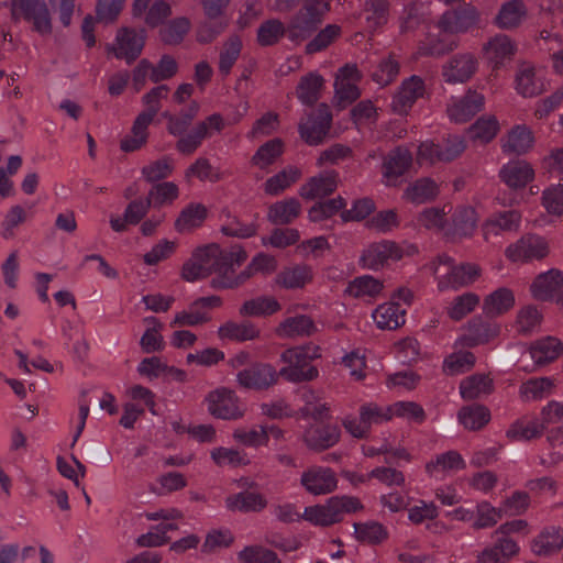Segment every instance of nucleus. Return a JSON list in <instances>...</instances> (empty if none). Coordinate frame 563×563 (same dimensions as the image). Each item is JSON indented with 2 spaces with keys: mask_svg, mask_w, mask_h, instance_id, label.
Listing matches in <instances>:
<instances>
[{
  "mask_svg": "<svg viewBox=\"0 0 563 563\" xmlns=\"http://www.w3.org/2000/svg\"><path fill=\"white\" fill-rule=\"evenodd\" d=\"M457 420L465 429L475 431L489 422L490 412L482 405L465 406L460 409Z\"/></svg>",
  "mask_w": 563,
  "mask_h": 563,
  "instance_id": "obj_56",
  "label": "nucleus"
},
{
  "mask_svg": "<svg viewBox=\"0 0 563 563\" xmlns=\"http://www.w3.org/2000/svg\"><path fill=\"white\" fill-rule=\"evenodd\" d=\"M277 260L273 255L258 253L236 277L213 278L211 284L217 289L235 288L255 274L271 275L277 269Z\"/></svg>",
  "mask_w": 563,
  "mask_h": 563,
  "instance_id": "obj_11",
  "label": "nucleus"
},
{
  "mask_svg": "<svg viewBox=\"0 0 563 563\" xmlns=\"http://www.w3.org/2000/svg\"><path fill=\"white\" fill-rule=\"evenodd\" d=\"M383 407L387 421L398 417L410 422L421 423L426 418L423 408L412 401H397L390 406Z\"/></svg>",
  "mask_w": 563,
  "mask_h": 563,
  "instance_id": "obj_58",
  "label": "nucleus"
},
{
  "mask_svg": "<svg viewBox=\"0 0 563 563\" xmlns=\"http://www.w3.org/2000/svg\"><path fill=\"white\" fill-rule=\"evenodd\" d=\"M465 142L461 136L448 137L442 145L432 140L421 142L417 152V163L421 166H432L437 163L451 162L465 150Z\"/></svg>",
  "mask_w": 563,
  "mask_h": 563,
  "instance_id": "obj_6",
  "label": "nucleus"
},
{
  "mask_svg": "<svg viewBox=\"0 0 563 563\" xmlns=\"http://www.w3.org/2000/svg\"><path fill=\"white\" fill-rule=\"evenodd\" d=\"M404 256L402 250L391 241H382L368 245L361 256L363 267L378 269L389 262L399 261Z\"/></svg>",
  "mask_w": 563,
  "mask_h": 563,
  "instance_id": "obj_19",
  "label": "nucleus"
},
{
  "mask_svg": "<svg viewBox=\"0 0 563 563\" xmlns=\"http://www.w3.org/2000/svg\"><path fill=\"white\" fill-rule=\"evenodd\" d=\"M145 37L144 30L136 31L124 27L118 31L115 41L109 46V49L115 57L132 62L141 54Z\"/></svg>",
  "mask_w": 563,
  "mask_h": 563,
  "instance_id": "obj_20",
  "label": "nucleus"
},
{
  "mask_svg": "<svg viewBox=\"0 0 563 563\" xmlns=\"http://www.w3.org/2000/svg\"><path fill=\"white\" fill-rule=\"evenodd\" d=\"M302 518L314 526H330L340 521L331 498L323 505L305 508Z\"/></svg>",
  "mask_w": 563,
  "mask_h": 563,
  "instance_id": "obj_62",
  "label": "nucleus"
},
{
  "mask_svg": "<svg viewBox=\"0 0 563 563\" xmlns=\"http://www.w3.org/2000/svg\"><path fill=\"white\" fill-rule=\"evenodd\" d=\"M361 79L360 71L354 65H346L342 67L335 78V101L344 108L346 104L353 102L360 96L357 82Z\"/></svg>",
  "mask_w": 563,
  "mask_h": 563,
  "instance_id": "obj_23",
  "label": "nucleus"
},
{
  "mask_svg": "<svg viewBox=\"0 0 563 563\" xmlns=\"http://www.w3.org/2000/svg\"><path fill=\"white\" fill-rule=\"evenodd\" d=\"M426 93L424 80L413 75L401 82L398 91L393 97L391 109L395 113L407 114L413 103L423 98Z\"/></svg>",
  "mask_w": 563,
  "mask_h": 563,
  "instance_id": "obj_18",
  "label": "nucleus"
},
{
  "mask_svg": "<svg viewBox=\"0 0 563 563\" xmlns=\"http://www.w3.org/2000/svg\"><path fill=\"white\" fill-rule=\"evenodd\" d=\"M519 553V545L510 538L503 537L493 545H488L476 555V563H508Z\"/></svg>",
  "mask_w": 563,
  "mask_h": 563,
  "instance_id": "obj_32",
  "label": "nucleus"
},
{
  "mask_svg": "<svg viewBox=\"0 0 563 563\" xmlns=\"http://www.w3.org/2000/svg\"><path fill=\"white\" fill-rule=\"evenodd\" d=\"M427 269L434 277L437 288L441 292L472 285L481 275V268L477 265L457 264L445 254L438 255L429 262Z\"/></svg>",
  "mask_w": 563,
  "mask_h": 563,
  "instance_id": "obj_1",
  "label": "nucleus"
},
{
  "mask_svg": "<svg viewBox=\"0 0 563 563\" xmlns=\"http://www.w3.org/2000/svg\"><path fill=\"white\" fill-rule=\"evenodd\" d=\"M477 67L478 60L473 54H457L443 65L442 76L446 82L462 84L472 78Z\"/></svg>",
  "mask_w": 563,
  "mask_h": 563,
  "instance_id": "obj_22",
  "label": "nucleus"
},
{
  "mask_svg": "<svg viewBox=\"0 0 563 563\" xmlns=\"http://www.w3.org/2000/svg\"><path fill=\"white\" fill-rule=\"evenodd\" d=\"M318 331L317 323L307 314L285 318L275 329L276 335L283 339L309 336Z\"/></svg>",
  "mask_w": 563,
  "mask_h": 563,
  "instance_id": "obj_34",
  "label": "nucleus"
},
{
  "mask_svg": "<svg viewBox=\"0 0 563 563\" xmlns=\"http://www.w3.org/2000/svg\"><path fill=\"white\" fill-rule=\"evenodd\" d=\"M212 462L219 467H239L250 464L246 454L234 448L217 446L210 451Z\"/></svg>",
  "mask_w": 563,
  "mask_h": 563,
  "instance_id": "obj_63",
  "label": "nucleus"
},
{
  "mask_svg": "<svg viewBox=\"0 0 563 563\" xmlns=\"http://www.w3.org/2000/svg\"><path fill=\"white\" fill-rule=\"evenodd\" d=\"M200 110V104L197 101H191L189 106L181 110L178 114L169 111L162 113L163 119L166 120L167 132L178 140L186 135V131L190 126L192 120L196 118Z\"/></svg>",
  "mask_w": 563,
  "mask_h": 563,
  "instance_id": "obj_44",
  "label": "nucleus"
},
{
  "mask_svg": "<svg viewBox=\"0 0 563 563\" xmlns=\"http://www.w3.org/2000/svg\"><path fill=\"white\" fill-rule=\"evenodd\" d=\"M563 352L562 343L555 338H545L536 342L529 354L536 364L542 365L552 362L559 357Z\"/></svg>",
  "mask_w": 563,
  "mask_h": 563,
  "instance_id": "obj_57",
  "label": "nucleus"
},
{
  "mask_svg": "<svg viewBox=\"0 0 563 563\" xmlns=\"http://www.w3.org/2000/svg\"><path fill=\"white\" fill-rule=\"evenodd\" d=\"M528 18V9L522 0H508L501 3L494 23L501 30H515Z\"/></svg>",
  "mask_w": 563,
  "mask_h": 563,
  "instance_id": "obj_30",
  "label": "nucleus"
},
{
  "mask_svg": "<svg viewBox=\"0 0 563 563\" xmlns=\"http://www.w3.org/2000/svg\"><path fill=\"white\" fill-rule=\"evenodd\" d=\"M563 548V530L559 528L544 529L531 544V550L540 556L551 555Z\"/></svg>",
  "mask_w": 563,
  "mask_h": 563,
  "instance_id": "obj_53",
  "label": "nucleus"
},
{
  "mask_svg": "<svg viewBox=\"0 0 563 563\" xmlns=\"http://www.w3.org/2000/svg\"><path fill=\"white\" fill-rule=\"evenodd\" d=\"M301 175L300 168L286 166L265 181L264 191L269 196H277L295 184Z\"/></svg>",
  "mask_w": 563,
  "mask_h": 563,
  "instance_id": "obj_54",
  "label": "nucleus"
},
{
  "mask_svg": "<svg viewBox=\"0 0 563 563\" xmlns=\"http://www.w3.org/2000/svg\"><path fill=\"white\" fill-rule=\"evenodd\" d=\"M300 485L307 493L320 496L332 493L338 486V479L331 468L314 465L302 472Z\"/></svg>",
  "mask_w": 563,
  "mask_h": 563,
  "instance_id": "obj_15",
  "label": "nucleus"
},
{
  "mask_svg": "<svg viewBox=\"0 0 563 563\" xmlns=\"http://www.w3.org/2000/svg\"><path fill=\"white\" fill-rule=\"evenodd\" d=\"M224 128V120L219 113H213L199 121L192 130L176 142V150L185 155L196 152L203 140L219 133Z\"/></svg>",
  "mask_w": 563,
  "mask_h": 563,
  "instance_id": "obj_8",
  "label": "nucleus"
},
{
  "mask_svg": "<svg viewBox=\"0 0 563 563\" xmlns=\"http://www.w3.org/2000/svg\"><path fill=\"white\" fill-rule=\"evenodd\" d=\"M533 144V133L525 124L514 126L501 140V148L508 154H525L532 148Z\"/></svg>",
  "mask_w": 563,
  "mask_h": 563,
  "instance_id": "obj_41",
  "label": "nucleus"
},
{
  "mask_svg": "<svg viewBox=\"0 0 563 563\" xmlns=\"http://www.w3.org/2000/svg\"><path fill=\"white\" fill-rule=\"evenodd\" d=\"M340 434L338 426L314 423L305 430L302 439L309 449L323 451L338 443Z\"/></svg>",
  "mask_w": 563,
  "mask_h": 563,
  "instance_id": "obj_29",
  "label": "nucleus"
},
{
  "mask_svg": "<svg viewBox=\"0 0 563 563\" xmlns=\"http://www.w3.org/2000/svg\"><path fill=\"white\" fill-rule=\"evenodd\" d=\"M440 194L439 185L431 178H420L411 183L404 191L402 198L415 205L434 200Z\"/></svg>",
  "mask_w": 563,
  "mask_h": 563,
  "instance_id": "obj_47",
  "label": "nucleus"
},
{
  "mask_svg": "<svg viewBox=\"0 0 563 563\" xmlns=\"http://www.w3.org/2000/svg\"><path fill=\"white\" fill-rule=\"evenodd\" d=\"M211 274L223 275L221 266V249L217 244L197 247L184 263L180 276L188 283L203 279Z\"/></svg>",
  "mask_w": 563,
  "mask_h": 563,
  "instance_id": "obj_3",
  "label": "nucleus"
},
{
  "mask_svg": "<svg viewBox=\"0 0 563 563\" xmlns=\"http://www.w3.org/2000/svg\"><path fill=\"white\" fill-rule=\"evenodd\" d=\"M152 122V120L137 114L130 132L121 140V150L124 152H134L143 147L148 140V128Z\"/></svg>",
  "mask_w": 563,
  "mask_h": 563,
  "instance_id": "obj_51",
  "label": "nucleus"
},
{
  "mask_svg": "<svg viewBox=\"0 0 563 563\" xmlns=\"http://www.w3.org/2000/svg\"><path fill=\"white\" fill-rule=\"evenodd\" d=\"M11 14L13 19H24L32 23L33 29L41 34L52 31L51 14L42 0H11Z\"/></svg>",
  "mask_w": 563,
  "mask_h": 563,
  "instance_id": "obj_7",
  "label": "nucleus"
},
{
  "mask_svg": "<svg viewBox=\"0 0 563 563\" xmlns=\"http://www.w3.org/2000/svg\"><path fill=\"white\" fill-rule=\"evenodd\" d=\"M338 187V174L335 172H325L311 177L301 186L299 194L302 198L311 200L332 194Z\"/></svg>",
  "mask_w": 563,
  "mask_h": 563,
  "instance_id": "obj_45",
  "label": "nucleus"
},
{
  "mask_svg": "<svg viewBox=\"0 0 563 563\" xmlns=\"http://www.w3.org/2000/svg\"><path fill=\"white\" fill-rule=\"evenodd\" d=\"M465 467L462 455L456 451L438 454L426 464V472L435 479H442Z\"/></svg>",
  "mask_w": 563,
  "mask_h": 563,
  "instance_id": "obj_33",
  "label": "nucleus"
},
{
  "mask_svg": "<svg viewBox=\"0 0 563 563\" xmlns=\"http://www.w3.org/2000/svg\"><path fill=\"white\" fill-rule=\"evenodd\" d=\"M499 176L508 187L518 189L525 187L533 179L534 170L528 162L515 159L501 167Z\"/></svg>",
  "mask_w": 563,
  "mask_h": 563,
  "instance_id": "obj_39",
  "label": "nucleus"
},
{
  "mask_svg": "<svg viewBox=\"0 0 563 563\" xmlns=\"http://www.w3.org/2000/svg\"><path fill=\"white\" fill-rule=\"evenodd\" d=\"M217 335L221 341L244 342L258 339L261 330L251 321L228 320L218 328Z\"/></svg>",
  "mask_w": 563,
  "mask_h": 563,
  "instance_id": "obj_38",
  "label": "nucleus"
},
{
  "mask_svg": "<svg viewBox=\"0 0 563 563\" xmlns=\"http://www.w3.org/2000/svg\"><path fill=\"white\" fill-rule=\"evenodd\" d=\"M516 48L508 35L498 34L483 46V56L493 68H498L512 58Z\"/></svg>",
  "mask_w": 563,
  "mask_h": 563,
  "instance_id": "obj_28",
  "label": "nucleus"
},
{
  "mask_svg": "<svg viewBox=\"0 0 563 563\" xmlns=\"http://www.w3.org/2000/svg\"><path fill=\"white\" fill-rule=\"evenodd\" d=\"M448 218V235L452 239L471 238L477 228L478 214L470 205H459L450 212Z\"/></svg>",
  "mask_w": 563,
  "mask_h": 563,
  "instance_id": "obj_16",
  "label": "nucleus"
},
{
  "mask_svg": "<svg viewBox=\"0 0 563 563\" xmlns=\"http://www.w3.org/2000/svg\"><path fill=\"white\" fill-rule=\"evenodd\" d=\"M550 254L549 241L538 234L528 233L505 249L506 258L515 264L541 261Z\"/></svg>",
  "mask_w": 563,
  "mask_h": 563,
  "instance_id": "obj_5",
  "label": "nucleus"
},
{
  "mask_svg": "<svg viewBox=\"0 0 563 563\" xmlns=\"http://www.w3.org/2000/svg\"><path fill=\"white\" fill-rule=\"evenodd\" d=\"M331 124V113L325 104L319 106L299 124L301 139L309 145L320 144L327 136Z\"/></svg>",
  "mask_w": 563,
  "mask_h": 563,
  "instance_id": "obj_14",
  "label": "nucleus"
},
{
  "mask_svg": "<svg viewBox=\"0 0 563 563\" xmlns=\"http://www.w3.org/2000/svg\"><path fill=\"white\" fill-rule=\"evenodd\" d=\"M321 356V349L308 343L303 345L292 346L279 356L282 366L278 376H282L290 383L309 382L318 377V369L312 365V361Z\"/></svg>",
  "mask_w": 563,
  "mask_h": 563,
  "instance_id": "obj_2",
  "label": "nucleus"
},
{
  "mask_svg": "<svg viewBox=\"0 0 563 563\" xmlns=\"http://www.w3.org/2000/svg\"><path fill=\"white\" fill-rule=\"evenodd\" d=\"M484 102V96L476 91L454 96L448 102L446 114L452 122L464 123L482 110Z\"/></svg>",
  "mask_w": 563,
  "mask_h": 563,
  "instance_id": "obj_17",
  "label": "nucleus"
},
{
  "mask_svg": "<svg viewBox=\"0 0 563 563\" xmlns=\"http://www.w3.org/2000/svg\"><path fill=\"white\" fill-rule=\"evenodd\" d=\"M301 213V205L296 198H288L271 205L267 211V220L277 225L294 222Z\"/></svg>",
  "mask_w": 563,
  "mask_h": 563,
  "instance_id": "obj_48",
  "label": "nucleus"
},
{
  "mask_svg": "<svg viewBox=\"0 0 563 563\" xmlns=\"http://www.w3.org/2000/svg\"><path fill=\"white\" fill-rule=\"evenodd\" d=\"M331 0H308L305 11L294 19L290 25V37H302L309 32L319 18L330 8Z\"/></svg>",
  "mask_w": 563,
  "mask_h": 563,
  "instance_id": "obj_26",
  "label": "nucleus"
},
{
  "mask_svg": "<svg viewBox=\"0 0 563 563\" xmlns=\"http://www.w3.org/2000/svg\"><path fill=\"white\" fill-rule=\"evenodd\" d=\"M313 280V269L307 264L284 267L274 278V285L286 290L302 289Z\"/></svg>",
  "mask_w": 563,
  "mask_h": 563,
  "instance_id": "obj_27",
  "label": "nucleus"
},
{
  "mask_svg": "<svg viewBox=\"0 0 563 563\" xmlns=\"http://www.w3.org/2000/svg\"><path fill=\"white\" fill-rule=\"evenodd\" d=\"M516 303L514 291L508 287H499L485 296L483 312L487 317H499L510 311Z\"/></svg>",
  "mask_w": 563,
  "mask_h": 563,
  "instance_id": "obj_42",
  "label": "nucleus"
},
{
  "mask_svg": "<svg viewBox=\"0 0 563 563\" xmlns=\"http://www.w3.org/2000/svg\"><path fill=\"white\" fill-rule=\"evenodd\" d=\"M450 31H445L439 23V30L437 33L430 32L422 41L419 42L413 58L423 56L439 57L453 51L456 47V42L449 34Z\"/></svg>",
  "mask_w": 563,
  "mask_h": 563,
  "instance_id": "obj_24",
  "label": "nucleus"
},
{
  "mask_svg": "<svg viewBox=\"0 0 563 563\" xmlns=\"http://www.w3.org/2000/svg\"><path fill=\"white\" fill-rule=\"evenodd\" d=\"M499 131V122L493 115H483L468 129V136L473 142L486 144L495 139Z\"/></svg>",
  "mask_w": 563,
  "mask_h": 563,
  "instance_id": "obj_60",
  "label": "nucleus"
},
{
  "mask_svg": "<svg viewBox=\"0 0 563 563\" xmlns=\"http://www.w3.org/2000/svg\"><path fill=\"white\" fill-rule=\"evenodd\" d=\"M452 211V206L445 203L441 207H429L423 209L417 216L418 225L433 232H441L448 235V214Z\"/></svg>",
  "mask_w": 563,
  "mask_h": 563,
  "instance_id": "obj_46",
  "label": "nucleus"
},
{
  "mask_svg": "<svg viewBox=\"0 0 563 563\" xmlns=\"http://www.w3.org/2000/svg\"><path fill=\"white\" fill-rule=\"evenodd\" d=\"M323 82L322 76L318 73H309L303 76L296 89L298 100L307 106L314 103L320 97Z\"/></svg>",
  "mask_w": 563,
  "mask_h": 563,
  "instance_id": "obj_59",
  "label": "nucleus"
},
{
  "mask_svg": "<svg viewBox=\"0 0 563 563\" xmlns=\"http://www.w3.org/2000/svg\"><path fill=\"white\" fill-rule=\"evenodd\" d=\"M562 289L563 273L556 268L537 275L529 287L532 298L540 301H556Z\"/></svg>",
  "mask_w": 563,
  "mask_h": 563,
  "instance_id": "obj_21",
  "label": "nucleus"
},
{
  "mask_svg": "<svg viewBox=\"0 0 563 563\" xmlns=\"http://www.w3.org/2000/svg\"><path fill=\"white\" fill-rule=\"evenodd\" d=\"M411 165V154L404 148H397L385 159L383 166V180L386 186H397L400 177Z\"/></svg>",
  "mask_w": 563,
  "mask_h": 563,
  "instance_id": "obj_35",
  "label": "nucleus"
},
{
  "mask_svg": "<svg viewBox=\"0 0 563 563\" xmlns=\"http://www.w3.org/2000/svg\"><path fill=\"white\" fill-rule=\"evenodd\" d=\"M145 331L140 339V346L145 353L161 352L165 347L162 331L164 324L156 317H145L143 319Z\"/></svg>",
  "mask_w": 563,
  "mask_h": 563,
  "instance_id": "obj_50",
  "label": "nucleus"
},
{
  "mask_svg": "<svg viewBox=\"0 0 563 563\" xmlns=\"http://www.w3.org/2000/svg\"><path fill=\"white\" fill-rule=\"evenodd\" d=\"M372 319L380 330H396L405 324L406 309L394 300L384 302L372 312Z\"/></svg>",
  "mask_w": 563,
  "mask_h": 563,
  "instance_id": "obj_36",
  "label": "nucleus"
},
{
  "mask_svg": "<svg viewBox=\"0 0 563 563\" xmlns=\"http://www.w3.org/2000/svg\"><path fill=\"white\" fill-rule=\"evenodd\" d=\"M386 415L383 406L365 404L360 408L358 416H345L342 424L345 431L353 438H366L373 426L386 422Z\"/></svg>",
  "mask_w": 563,
  "mask_h": 563,
  "instance_id": "obj_10",
  "label": "nucleus"
},
{
  "mask_svg": "<svg viewBox=\"0 0 563 563\" xmlns=\"http://www.w3.org/2000/svg\"><path fill=\"white\" fill-rule=\"evenodd\" d=\"M203 405L209 415L221 420H240L246 412L236 393L223 386L207 393Z\"/></svg>",
  "mask_w": 563,
  "mask_h": 563,
  "instance_id": "obj_4",
  "label": "nucleus"
},
{
  "mask_svg": "<svg viewBox=\"0 0 563 563\" xmlns=\"http://www.w3.org/2000/svg\"><path fill=\"white\" fill-rule=\"evenodd\" d=\"M500 325L496 322H484L482 320H473L465 327V333L461 341L468 346L484 344L498 336Z\"/></svg>",
  "mask_w": 563,
  "mask_h": 563,
  "instance_id": "obj_43",
  "label": "nucleus"
},
{
  "mask_svg": "<svg viewBox=\"0 0 563 563\" xmlns=\"http://www.w3.org/2000/svg\"><path fill=\"white\" fill-rule=\"evenodd\" d=\"M209 214L208 207L201 202L186 205L177 216L174 228L180 233H189L200 228Z\"/></svg>",
  "mask_w": 563,
  "mask_h": 563,
  "instance_id": "obj_37",
  "label": "nucleus"
},
{
  "mask_svg": "<svg viewBox=\"0 0 563 563\" xmlns=\"http://www.w3.org/2000/svg\"><path fill=\"white\" fill-rule=\"evenodd\" d=\"M278 372L269 363H255L240 371L235 380L240 388L250 390H266L277 384Z\"/></svg>",
  "mask_w": 563,
  "mask_h": 563,
  "instance_id": "obj_12",
  "label": "nucleus"
},
{
  "mask_svg": "<svg viewBox=\"0 0 563 563\" xmlns=\"http://www.w3.org/2000/svg\"><path fill=\"white\" fill-rule=\"evenodd\" d=\"M479 14L474 8H465L461 12L445 13L441 24L451 33L464 32L478 22Z\"/></svg>",
  "mask_w": 563,
  "mask_h": 563,
  "instance_id": "obj_55",
  "label": "nucleus"
},
{
  "mask_svg": "<svg viewBox=\"0 0 563 563\" xmlns=\"http://www.w3.org/2000/svg\"><path fill=\"white\" fill-rule=\"evenodd\" d=\"M232 439L246 448L257 449L267 445V434L264 424H257L250 428L238 427L232 432Z\"/></svg>",
  "mask_w": 563,
  "mask_h": 563,
  "instance_id": "obj_61",
  "label": "nucleus"
},
{
  "mask_svg": "<svg viewBox=\"0 0 563 563\" xmlns=\"http://www.w3.org/2000/svg\"><path fill=\"white\" fill-rule=\"evenodd\" d=\"M493 390V382L486 375H473L460 384V394L465 400H473L488 395Z\"/></svg>",
  "mask_w": 563,
  "mask_h": 563,
  "instance_id": "obj_64",
  "label": "nucleus"
},
{
  "mask_svg": "<svg viewBox=\"0 0 563 563\" xmlns=\"http://www.w3.org/2000/svg\"><path fill=\"white\" fill-rule=\"evenodd\" d=\"M224 505L233 512H257L266 508L267 499L258 492H240L229 495Z\"/></svg>",
  "mask_w": 563,
  "mask_h": 563,
  "instance_id": "obj_40",
  "label": "nucleus"
},
{
  "mask_svg": "<svg viewBox=\"0 0 563 563\" xmlns=\"http://www.w3.org/2000/svg\"><path fill=\"white\" fill-rule=\"evenodd\" d=\"M481 303V297L472 291L454 296L445 307V313L453 321H461L470 316Z\"/></svg>",
  "mask_w": 563,
  "mask_h": 563,
  "instance_id": "obj_49",
  "label": "nucleus"
},
{
  "mask_svg": "<svg viewBox=\"0 0 563 563\" xmlns=\"http://www.w3.org/2000/svg\"><path fill=\"white\" fill-rule=\"evenodd\" d=\"M383 288L384 285L379 279L371 275H363L351 280L345 292L353 298L371 300L376 298Z\"/></svg>",
  "mask_w": 563,
  "mask_h": 563,
  "instance_id": "obj_52",
  "label": "nucleus"
},
{
  "mask_svg": "<svg viewBox=\"0 0 563 563\" xmlns=\"http://www.w3.org/2000/svg\"><path fill=\"white\" fill-rule=\"evenodd\" d=\"M224 128V120L219 113H213L199 121L192 130L176 142V150L185 155L196 152L203 140L219 133Z\"/></svg>",
  "mask_w": 563,
  "mask_h": 563,
  "instance_id": "obj_9",
  "label": "nucleus"
},
{
  "mask_svg": "<svg viewBox=\"0 0 563 563\" xmlns=\"http://www.w3.org/2000/svg\"><path fill=\"white\" fill-rule=\"evenodd\" d=\"M282 310L280 301L273 295H260L245 300L239 308L244 318H267Z\"/></svg>",
  "mask_w": 563,
  "mask_h": 563,
  "instance_id": "obj_31",
  "label": "nucleus"
},
{
  "mask_svg": "<svg viewBox=\"0 0 563 563\" xmlns=\"http://www.w3.org/2000/svg\"><path fill=\"white\" fill-rule=\"evenodd\" d=\"M515 90L523 98H532L545 90L544 80L531 64H521L515 76Z\"/></svg>",
  "mask_w": 563,
  "mask_h": 563,
  "instance_id": "obj_25",
  "label": "nucleus"
},
{
  "mask_svg": "<svg viewBox=\"0 0 563 563\" xmlns=\"http://www.w3.org/2000/svg\"><path fill=\"white\" fill-rule=\"evenodd\" d=\"M521 224V214L517 210H504L490 214L482 224L483 239L490 243L506 233L516 232Z\"/></svg>",
  "mask_w": 563,
  "mask_h": 563,
  "instance_id": "obj_13",
  "label": "nucleus"
}]
</instances>
